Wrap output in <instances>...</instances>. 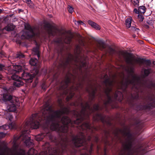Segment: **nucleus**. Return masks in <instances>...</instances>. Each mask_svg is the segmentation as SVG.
Segmentation results:
<instances>
[{
    "label": "nucleus",
    "mask_w": 155,
    "mask_h": 155,
    "mask_svg": "<svg viewBox=\"0 0 155 155\" xmlns=\"http://www.w3.org/2000/svg\"><path fill=\"white\" fill-rule=\"evenodd\" d=\"M75 24L77 26H79V21H77L75 20L74 21Z\"/></svg>",
    "instance_id": "51"
},
{
    "label": "nucleus",
    "mask_w": 155,
    "mask_h": 155,
    "mask_svg": "<svg viewBox=\"0 0 155 155\" xmlns=\"http://www.w3.org/2000/svg\"><path fill=\"white\" fill-rule=\"evenodd\" d=\"M73 36V35L71 33L67 34L66 35V38L64 40V42L66 43H69L71 41Z\"/></svg>",
    "instance_id": "17"
},
{
    "label": "nucleus",
    "mask_w": 155,
    "mask_h": 155,
    "mask_svg": "<svg viewBox=\"0 0 155 155\" xmlns=\"http://www.w3.org/2000/svg\"><path fill=\"white\" fill-rule=\"evenodd\" d=\"M132 18L131 17H130L127 18L125 21L126 27L127 28H129L131 27V23Z\"/></svg>",
    "instance_id": "19"
},
{
    "label": "nucleus",
    "mask_w": 155,
    "mask_h": 155,
    "mask_svg": "<svg viewBox=\"0 0 155 155\" xmlns=\"http://www.w3.org/2000/svg\"><path fill=\"white\" fill-rule=\"evenodd\" d=\"M68 11H69V12H70V13H71L74 11L73 8L72 7H71L70 6H68Z\"/></svg>",
    "instance_id": "39"
},
{
    "label": "nucleus",
    "mask_w": 155,
    "mask_h": 155,
    "mask_svg": "<svg viewBox=\"0 0 155 155\" xmlns=\"http://www.w3.org/2000/svg\"><path fill=\"white\" fill-rule=\"evenodd\" d=\"M83 58H81L80 60H78V61L80 62V63L82 65V66H84L85 64V63L84 61H82V60H83Z\"/></svg>",
    "instance_id": "38"
},
{
    "label": "nucleus",
    "mask_w": 155,
    "mask_h": 155,
    "mask_svg": "<svg viewBox=\"0 0 155 155\" xmlns=\"http://www.w3.org/2000/svg\"><path fill=\"white\" fill-rule=\"evenodd\" d=\"M81 126L83 129H90V126L88 123H85L83 124Z\"/></svg>",
    "instance_id": "28"
},
{
    "label": "nucleus",
    "mask_w": 155,
    "mask_h": 155,
    "mask_svg": "<svg viewBox=\"0 0 155 155\" xmlns=\"http://www.w3.org/2000/svg\"><path fill=\"white\" fill-rule=\"evenodd\" d=\"M25 28L27 30L21 35V37L22 39H28L35 35V34L30 26L28 25L27 27L25 26Z\"/></svg>",
    "instance_id": "7"
},
{
    "label": "nucleus",
    "mask_w": 155,
    "mask_h": 155,
    "mask_svg": "<svg viewBox=\"0 0 155 155\" xmlns=\"http://www.w3.org/2000/svg\"><path fill=\"white\" fill-rule=\"evenodd\" d=\"M138 17L140 21H143L144 19V17L143 16L140 15H138Z\"/></svg>",
    "instance_id": "37"
},
{
    "label": "nucleus",
    "mask_w": 155,
    "mask_h": 155,
    "mask_svg": "<svg viewBox=\"0 0 155 155\" xmlns=\"http://www.w3.org/2000/svg\"><path fill=\"white\" fill-rule=\"evenodd\" d=\"M144 60L142 59H138L136 60V62L140 64H143Z\"/></svg>",
    "instance_id": "35"
},
{
    "label": "nucleus",
    "mask_w": 155,
    "mask_h": 155,
    "mask_svg": "<svg viewBox=\"0 0 155 155\" xmlns=\"http://www.w3.org/2000/svg\"><path fill=\"white\" fill-rule=\"evenodd\" d=\"M58 102L60 104H61V102H62V101L61 100H60L59 99L58 100Z\"/></svg>",
    "instance_id": "55"
},
{
    "label": "nucleus",
    "mask_w": 155,
    "mask_h": 155,
    "mask_svg": "<svg viewBox=\"0 0 155 155\" xmlns=\"http://www.w3.org/2000/svg\"><path fill=\"white\" fill-rule=\"evenodd\" d=\"M24 133H23L21 136H20L19 137H17V138L15 137L14 138V142L15 143L16 140H18L20 138H21L23 140H25L27 139V138H25V135L24 134L25 133V131H26V130H25V129H24Z\"/></svg>",
    "instance_id": "22"
},
{
    "label": "nucleus",
    "mask_w": 155,
    "mask_h": 155,
    "mask_svg": "<svg viewBox=\"0 0 155 155\" xmlns=\"http://www.w3.org/2000/svg\"><path fill=\"white\" fill-rule=\"evenodd\" d=\"M109 51L110 54H112L114 52V49L110 48H109Z\"/></svg>",
    "instance_id": "48"
},
{
    "label": "nucleus",
    "mask_w": 155,
    "mask_h": 155,
    "mask_svg": "<svg viewBox=\"0 0 155 155\" xmlns=\"http://www.w3.org/2000/svg\"><path fill=\"white\" fill-rule=\"evenodd\" d=\"M7 119H8L10 120H11L13 117L10 113H8L6 115Z\"/></svg>",
    "instance_id": "34"
},
{
    "label": "nucleus",
    "mask_w": 155,
    "mask_h": 155,
    "mask_svg": "<svg viewBox=\"0 0 155 155\" xmlns=\"http://www.w3.org/2000/svg\"><path fill=\"white\" fill-rule=\"evenodd\" d=\"M31 81L30 82V83H31Z\"/></svg>",
    "instance_id": "64"
},
{
    "label": "nucleus",
    "mask_w": 155,
    "mask_h": 155,
    "mask_svg": "<svg viewBox=\"0 0 155 155\" xmlns=\"http://www.w3.org/2000/svg\"><path fill=\"white\" fill-rule=\"evenodd\" d=\"M70 79L69 77H67L65 80L62 82L60 89H63L67 87L68 83L70 82Z\"/></svg>",
    "instance_id": "13"
},
{
    "label": "nucleus",
    "mask_w": 155,
    "mask_h": 155,
    "mask_svg": "<svg viewBox=\"0 0 155 155\" xmlns=\"http://www.w3.org/2000/svg\"><path fill=\"white\" fill-rule=\"evenodd\" d=\"M145 8L143 6H140L138 8L139 13L144 14L145 12Z\"/></svg>",
    "instance_id": "27"
},
{
    "label": "nucleus",
    "mask_w": 155,
    "mask_h": 155,
    "mask_svg": "<svg viewBox=\"0 0 155 155\" xmlns=\"http://www.w3.org/2000/svg\"><path fill=\"white\" fill-rule=\"evenodd\" d=\"M33 51L35 52V54L37 55L38 57L39 58L40 57L38 48H34L33 49Z\"/></svg>",
    "instance_id": "33"
},
{
    "label": "nucleus",
    "mask_w": 155,
    "mask_h": 155,
    "mask_svg": "<svg viewBox=\"0 0 155 155\" xmlns=\"http://www.w3.org/2000/svg\"><path fill=\"white\" fill-rule=\"evenodd\" d=\"M150 73V71L148 69H145L144 71V74L146 76H147Z\"/></svg>",
    "instance_id": "40"
},
{
    "label": "nucleus",
    "mask_w": 155,
    "mask_h": 155,
    "mask_svg": "<svg viewBox=\"0 0 155 155\" xmlns=\"http://www.w3.org/2000/svg\"><path fill=\"white\" fill-rule=\"evenodd\" d=\"M38 71H35V73H34V74H30L28 73H25L24 72L22 74V75L23 78V79L25 80H31V79L33 78V77L37 74H38Z\"/></svg>",
    "instance_id": "9"
},
{
    "label": "nucleus",
    "mask_w": 155,
    "mask_h": 155,
    "mask_svg": "<svg viewBox=\"0 0 155 155\" xmlns=\"http://www.w3.org/2000/svg\"><path fill=\"white\" fill-rule=\"evenodd\" d=\"M85 141V137L83 134L81 137H76L72 140V142L76 147H79L83 145V143Z\"/></svg>",
    "instance_id": "8"
},
{
    "label": "nucleus",
    "mask_w": 155,
    "mask_h": 155,
    "mask_svg": "<svg viewBox=\"0 0 155 155\" xmlns=\"http://www.w3.org/2000/svg\"><path fill=\"white\" fill-rule=\"evenodd\" d=\"M13 0L15 2H17L18 0Z\"/></svg>",
    "instance_id": "61"
},
{
    "label": "nucleus",
    "mask_w": 155,
    "mask_h": 155,
    "mask_svg": "<svg viewBox=\"0 0 155 155\" xmlns=\"http://www.w3.org/2000/svg\"><path fill=\"white\" fill-rule=\"evenodd\" d=\"M42 155H47V152H45L44 153L42 152Z\"/></svg>",
    "instance_id": "53"
},
{
    "label": "nucleus",
    "mask_w": 155,
    "mask_h": 155,
    "mask_svg": "<svg viewBox=\"0 0 155 155\" xmlns=\"http://www.w3.org/2000/svg\"><path fill=\"white\" fill-rule=\"evenodd\" d=\"M78 86H77V87H74V86L72 87L69 91H68V94H69V95L66 98V100L67 101H68L73 96L74 93H72V91H74L75 90H77L78 89Z\"/></svg>",
    "instance_id": "12"
},
{
    "label": "nucleus",
    "mask_w": 155,
    "mask_h": 155,
    "mask_svg": "<svg viewBox=\"0 0 155 155\" xmlns=\"http://www.w3.org/2000/svg\"><path fill=\"white\" fill-rule=\"evenodd\" d=\"M58 31V30L54 27L51 26L48 29V33L50 35H54Z\"/></svg>",
    "instance_id": "15"
},
{
    "label": "nucleus",
    "mask_w": 155,
    "mask_h": 155,
    "mask_svg": "<svg viewBox=\"0 0 155 155\" xmlns=\"http://www.w3.org/2000/svg\"><path fill=\"white\" fill-rule=\"evenodd\" d=\"M96 118L95 119V120H97L99 119H101V115L99 114H97L96 115Z\"/></svg>",
    "instance_id": "45"
},
{
    "label": "nucleus",
    "mask_w": 155,
    "mask_h": 155,
    "mask_svg": "<svg viewBox=\"0 0 155 155\" xmlns=\"http://www.w3.org/2000/svg\"><path fill=\"white\" fill-rule=\"evenodd\" d=\"M3 78V76L2 75L0 74V80L1 79Z\"/></svg>",
    "instance_id": "57"
},
{
    "label": "nucleus",
    "mask_w": 155,
    "mask_h": 155,
    "mask_svg": "<svg viewBox=\"0 0 155 155\" xmlns=\"http://www.w3.org/2000/svg\"><path fill=\"white\" fill-rule=\"evenodd\" d=\"M30 141V138L29 137H28V140H25V143L26 144V145L28 146L29 145Z\"/></svg>",
    "instance_id": "44"
},
{
    "label": "nucleus",
    "mask_w": 155,
    "mask_h": 155,
    "mask_svg": "<svg viewBox=\"0 0 155 155\" xmlns=\"http://www.w3.org/2000/svg\"><path fill=\"white\" fill-rule=\"evenodd\" d=\"M8 73L10 74H12L11 78L12 79H16L17 76L15 74L20 72L23 69V68L19 65H12L8 67Z\"/></svg>",
    "instance_id": "5"
},
{
    "label": "nucleus",
    "mask_w": 155,
    "mask_h": 155,
    "mask_svg": "<svg viewBox=\"0 0 155 155\" xmlns=\"http://www.w3.org/2000/svg\"><path fill=\"white\" fill-rule=\"evenodd\" d=\"M26 3L28 4L29 6L31 8H34L35 5L33 3L31 0H25Z\"/></svg>",
    "instance_id": "26"
},
{
    "label": "nucleus",
    "mask_w": 155,
    "mask_h": 155,
    "mask_svg": "<svg viewBox=\"0 0 155 155\" xmlns=\"http://www.w3.org/2000/svg\"><path fill=\"white\" fill-rule=\"evenodd\" d=\"M98 43L100 46L103 48H105L106 47V45L104 42L101 40H100L98 41Z\"/></svg>",
    "instance_id": "31"
},
{
    "label": "nucleus",
    "mask_w": 155,
    "mask_h": 155,
    "mask_svg": "<svg viewBox=\"0 0 155 155\" xmlns=\"http://www.w3.org/2000/svg\"><path fill=\"white\" fill-rule=\"evenodd\" d=\"M131 29L133 30H136V29H137V30L138 29L137 28H136L134 26H132L131 27Z\"/></svg>",
    "instance_id": "52"
},
{
    "label": "nucleus",
    "mask_w": 155,
    "mask_h": 155,
    "mask_svg": "<svg viewBox=\"0 0 155 155\" xmlns=\"http://www.w3.org/2000/svg\"><path fill=\"white\" fill-rule=\"evenodd\" d=\"M132 3L135 5H138V3L139 2V0H132Z\"/></svg>",
    "instance_id": "36"
},
{
    "label": "nucleus",
    "mask_w": 155,
    "mask_h": 155,
    "mask_svg": "<svg viewBox=\"0 0 155 155\" xmlns=\"http://www.w3.org/2000/svg\"><path fill=\"white\" fill-rule=\"evenodd\" d=\"M111 89L110 88L108 89L107 91H106V94L107 95V101L105 103V104H107L111 102L112 100V96L108 92L111 91Z\"/></svg>",
    "instance_id": "16"
},
{
    "label": "nucleus",
    "mask_w": 155,
    "mask_h": 155,
    "mask_svg": "<svg viewBox=\"0 0 155 155\" xmlns=\"http://www.w3.org/2000/svg\"><path fill=\"white\" fill-rule=\"evenodd\" d=\"M95 92V91L94 90H93L92 91V94L93 96L94 95Z\"/></svg>",
    "instance_id": "54"
},
{
    "label": "nucleus",
    "mask_w": 155,
    "mask_h": 155,
    "mask_svg": "<svg viewBox=\"0 0 155 155\" xmlns=\"http://www.w3.org/2000/svg\"><path fill=\"white\" fill-rule=\"evenodd\" d=\"M110 84V85H111V83Z\"/></svg>",
    "instance_id": "62"
},
{
    "label": "nucleus",
    "mask_w": 155,
    "mask_h": 155,
    "mask_svg": "<svg viewBox=\"0 0 155 155\" xmlns=\"http://www.w3.org/2000/svg\"><path fill=\"white\" fill-rule=\"evenodd\" d=\"M34 150L33 149H31L28 152L29 155H34L35 153H32V152H33L34 151Z\"/></svg>",
    "instance_id": "42"
},
{
    "label": "nucleus",
    "mask_w": 155,
    "mask_h": 155,
    "mask_svg": "<svg viewBox=\"0 0 155 155\" xmlns=\"http://www.w3.org/2000/svg\"><path fill=\"white\" fill-rule=\"evenodd\" d=\"M123 97V95L121 92L119 91H117L115 92L114 96L115 99H118L119 100H120V99L122 98Z\"/></svg>",
    "instance_id": "20"
},
{
    "label": "nucleus",
    "mask_w": 155,
    "mask_h": 155,
    "mask_svg": "<svg viewBox=\"0 0 155 155\" xmlns=\"http://www.w3.org/2000/svg\"><path fill=\"white\" fill-rule=\"evenodd\" d=\"M85 25V24L81 21H79V25Z\"/></svg>",
    "instance_id": "49"
},
{
    "label": "nucleus",
    "mask_w": 155,
    "mask_h": 155,
    "mask_svg": "<svg viewBox=\"0 0 155 155\" xmlns=\"http://www.w3.org/2000/svg\"><path fill=\"white\" fill-rule=\"evenodd\" d=\"M16 125L15 123H12L10 124L9 125H4L1 127V129L3 130H7L9 129H13L15 128L16 127Z\"/></svg>",
    "instance_id": "11"
},
{
    "label": "nucleus",
    "mask_w": 155,
    "mask_h": 155,
    "mask_svg": "<svg viewBox=\"0 0 155 155\" xmlns=\"http://www.w3.org/2000/svg\"><path fill=\"white\" fill-rule=\"evenodd\" d=\"M120 54L125 59L127 63H131V60L129 54L128 53L121 51L120 52Z\"/></svg>",
    "instance_id": "10"
},
{
    "label": "nucleus",
    "mask_w": 155,
    "mask_h": 155,
    "mask_svg": "<svg viewBox=\"0 0 155 155\" xmlns=\"http://www.w3.org/2000/svg\"><path fill=\"white\" fill-rule=\"evenodd\" d=\"M92 145H91L90 147V148L89 149L87 146H86L85 147V148L84 149H85L86 150L87 152L84 154H81V155H89L88 153V152L89 153H91V152L92 150Z\"/></svg>",
    "instance_id": "21"
},
{
    "label": "nucleus",
    "mask_w": 155,
    "mask_h": 155,
    "mask_svg": "<svg viewBox=\"0 0 155 155\" xmlns=\"http://www.w3.org/2000/svg\"><path fill=\"white\" fill-rule=\"evenodd\" d=\"M109 82V81L108 80H107L105 81V82Z\"/></svg>",
    "instance_id": "60"
},
{
    "label": "nucleus",
    "mask_w": 155,
    "mask_h": 155,
    "mask_svg": "<svg viewBox=\"0 0 155 155\" xmlns=\"http://www.w3.org/2000/svg\"><path fill=\"white\" fill-rule=\"evenodd\" d=\"M68 111V109L64 107L61 108L59 110L54 111L52 110L51 107L46 105L41 110L42 117L38 119V121H37L38 114H34L31 121L26 122L22 127L25 129L28 127L34 129L38 128L39 125V121L41 119L51 122L50 128L51 130L66 133L68 130V124L71 121L67 117L63 116L61 119V117L63 114L67 113Z\"/></svg>",
    "instance_id": "1"
},
{
    "label": "nucleus",
    "mask_w": 155,
    "mask_h": 155,
    "mask_svg": "<svg viewBox=\"0 0 155 155\" xmlns=\"http://www.w3.org/2000/svg\"><path fill=\"white\" fill-rule=\"evenodd\" d=\"M8 67H5L4 65L0 64V71H4L5 70H7L8 71Z\"/></svg>",
    "instance_id": "32"
},
{
    "label": "nucleus",
    "mask_w": 155,
    "mask_h": 155,
    "mask_svg": "<svg viewBox=\"0 0 155 155\" xmlns=\"http://www.w3.org/2000/svg\"><path fill=\"white\" fill-rule=\"evenodd\" d=\"M67 141V140L66 139V140H63L60 143L62 150L63 149V147H65L66 146Z\"/></svg>",
    "instance_id": "29"
},
{
    "label": "nucleus",
    "mask_w": 155,
    "mask_h": 155,
    "mask_svg": "<svg viewBox=\"0 0 155 155\" xmlns=\"http://www.w3.org/2000/svg\"><path fill=\"white\" fill-rule=\"evenodd\" d=\"M123 135L125 141L123 144V149L119 155H137V153H136V152H138L140 150L138 149L136 151L132 148L133 139L130 132L125 131L123 133Z\"/></svg>",
    "instance_id": "2"
},
{
    "label": "nucleus",
    "mask_w": 155,
    "mask_h": 155,
    "mask_svg": "<svg viewBox=\"0 0 155 155\" xmlns=\"http://www.w3.org/2000/svg\"><path fill=\"white\" fill-rule=\"evenodd\" d=\"M144 63L147 65H149L150 64L151 62L150 60H144Z\"/></svg>",
    "instance_id": "43"
},
{
    "label": "nucleus",
    "mask_w": 155,
    "mask_h": 155,
    "mask_svg": "<svg viewBox=\"0 0 155 155\" xmlns=\"http://www.w3.org/2000/svg\"><path fill=\"white\" fill-rule=\"evenodd\" d=\"M137 97H135V98H137Z\"/></svg>",
    "instance_id": "63"
},
{
    "label": "nucleus",
    "mask_w": 155,
    "mask_h": 155,
    "mask_svg": "<svg viewBox=\"0 0 155 155\" xmlns=\"http://www.w3.org/2000/svg\"><path fill=\"white\" fill-rule=\"evenodd\" d=\"M81 48L79 46H77L76 48V51L78 54L80 53Z\"/></svg>",
    "instance_id": "41"
},
{
    "label": "nucleus",
    "mask_w": 155,
    "mask_h": 155,
    "mask_svg": "<svg viewBox=\"0 0 155 155\" xmlns=\"http://www.w3.org/2000/svg\"><path fill=\"white\" fill-rule=\"evenodd\" d=\"M18 78L16 79H14V80H16V81L14 83V84L17 87H20L23 84V82L22 81H17Z\"/></svg>",
    "instance_id": "24"
},
{
    "label": "nucleus",
    "mask_w": 155,
    "mask_h": 155,
    "mask_svg": "<svg viewBox=\"0 0 155 155\" xmlns=\"http://www.w3.org/2000/svg\"><path fill=\"white\" fill-rule=\"evenodd\" d=\"M37 60L35 58H32L30 61V64L32 66H35L38 62Z\"/></svg>",
    "instance_id": "25"
},
{
    "label": "nucleus",
    "mask_w": 155,
    "mask_h": 155,
    "mask_svg": "<svg viewBox=\"0 0 155 155\" xmlns=\"http://www.w3.org/2000/svg\"><path fill=\"white\" fill-rule=\"evenodd\" d=\"M2 11V10L1 9H0V13H1Z\"/></svg>",
    "instance_id": "59"
},
{
    "label": "nucleus",
    "mask_w": 155,
    "mask_h": 155,
    "mask_svg": "<svg viewBox=\"0 0 155 155\" xmlns=\"http://www.w3.org/2000/svg\"><path fill=\"white\" fill-rule=\"evenodd\" d=\"M24 57V55L22 54H21L19 56V57Z\"/></svg>",
    "instance_id": "58"
},
{
    "label": "nucleus",
    "mask_w": 155,
    "mask_h": 155,
    "mask_svg": "<svg viewBox=\"0 0 155 155\" xmlns=\"http://www.w3.org/2000/svg\"><path fill=\"white\" fill-rule=\"evenodd\" d=\"M5 134L3 132L0 133V138H2L5 136Z\"/></svg>",
    "instance_id": "46"
},
{
    "label": "nucleus",
    "mask_w": 155,
    "mask_h": 155,
    "mask_svg": "<svg viewBox=\"0 0 155 155\" xmlns=\"http://www.w3.org/2000/svg\"><path fill=\"white\" fill-rule=\"evenodd\" d=\"M15 28V26L13 25L10 24L8 25L5 28L7 31H9L13 30Z\"/></svg>",
    "instance_id": "23"
},
{
    "label": "nucleus",
    "mask_w": 155,
    "mask_h": 155,
    "mask_svg": "<svg viewBox=\"0 0 155 155\" xmlns=\"http://www.w3.org/2000/svg\"><path fill=\"white\" fill-rule=\"evenodd\" d=\"M134 12L137 14H138L139 13V10H138L137 9L135 8L134 9Z\"/></svg>",
    "instance_id": "50"
},
{
    "label": "nucleus",
    "mask_w": 155,
    "mask_h": 155,
    "mask_svg": "<svg viewBox=\"0 0 155 155\" xmlns=\"http://www.w3.org/2000/svg\"><path fill=\"white\" fill-rule=\"evenodd\" d=\"M99 105H95L94 107V108L95 110H97L99 109Z\"/></svg>",
    "instance_id": "47"
},
{
    "label": "nucleus",
    "mask_w": 155,
    "mask_h": 155,
    "mask_svg": "<svg viewBox=\"0 0 155 155\" xmlns=\"http://www.w3.org/2000/svg\"><path fill=\"white\" fill-rule=\"evenodd\" d=\"M48 153L49 154H51L52 155H54V153H50L49 151H48Z\"/></svg>",
    "instance_id": "56"
},
{
    "label": "nucleus",
    "mask_w": 155,
    "mask_h": 155,
    "mask_svg": "<svg viewBox=\"0 0 155 155\" xmlns=\"http://www.w3.org/2000/svg\"><path fill=\"white\" fill-rule=\"evenodd\" d=\"M82 106L83 107L81 112L80 113L77 112L76 114V116L78 118L75 121H74V123L75 124H79L84 119V117L86 113V108H89V107L87 104H86L85 107L83 106L82 105Z\"/></svg>",
    "instance_id": "6"
},
{
    "label": "nucleus",
    "mask_w": 155,
    "mask_h": 155,
    "mask_svg": "<svg viewBox=\"0 0 155 155\" xmlns=\"http://www.w3.org/2000/svg\"><path fill=\"white\" fill-rule=\"evenodd\" d=\"M72 55H69L68 58L66 60V62L63 63L62 64H66L69 63L70 62H71V59H72Z\"/></svg>",
    "instance_id": "30"
},
{
    "label": "nucleus",
    "mask_w": 155,
    "mask_h": 155,
    "mask_svg": "<svg viewBox=\"0 0 155 155\" xmlns=\"http://www.w3.org/2000/svg\"><path fill=\"white\" fill-rule=\"evenodd\" d=\"M3 100L5 102H7L8 104L7 106L8 110L10 112L15 111L16 106H18L19 100L15 97H12L11 95L4 94Z\"/></svg>",
    "instance_id": "4"
},
{
    "label": "nucleus",
    "mask_w": 155,
    "mask_h": 155,
    "mask_svg": "<svg viewBox=\"0 0 155 155\" xmlns=\"http://www.w3.org/2000/svg\"><path fill=\"white\" fill-rule=\"evenodd\" d=\"M125 69L128 73V76L125 80V83L124 85L125 87L127 85L130 84L133 86V89H136L139 91L138 89L140 87L141 85L139 78L134 74L132 68H128Z\"/></svg>",
    "instance_id": "3"
},
{
    "label": "nucleus",
    "mask_w": 155,
    "mask_h": 155,
    "mask_svg": "<svg viewBox=\"0 0 155 155\" xmlns=\"http://www.w3.org/2000/svg\"><path fill=\"white\" fill-rule=\"evenodd\" d=\"M88 23L89 25L95 29L99 30L101 28L100 26L94 22L89 20L88 21Z\"/></svg>",
    "instance_id": "14"
},
{
    "label": "nucleus",
    "mask_w": 155,
    "mask_h": 155,
    "mask_svg": "<svg viewBox=\"0 0 155 155\" xmlns=\"http://www.w3.org/2000/svg\"><path fill=\"white\" fill-rule=\"evenodd\" d=\"M47 135H48L49 134H38L35 137V139L37 141H41L45 137V136H46Z\"/></svg>",
    "instance_id": "18"
}]
</instances>
